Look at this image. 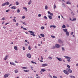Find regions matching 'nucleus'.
<instances>
[{
  "label": "nucleus",
  "mask_w": 78,
  "mask_h": 78,
  "mask_svg": "<svg viewBox=\"0 0 78 78\" xmlns=\"http://www.w3.org/2000/svg\"><path fill=\"white\" fill-rule=\"evenodd\" d=\"M28 31V32H29V33H31L30 34V35H32V36H34V37L36 36V35H35V34H34V32L30 30H29Z\"/></svg>",
  "instance_id": "obj_1"
},
{
  "label": "nucleus",
  "mask_w": 78,
  "mask_h": 78,
  "mask_svg": "<svg viewBox=\"0 0 78 78\" xmlns=\"http://www.w3.org/2000/svg\"><path fill=\"white\" fill-rule=\"evenodd\" d=\"M64 57L67 59V61L68 62H70V59H71V58L69 57L68 56H64Z\"/></svg>",
  "instance_id": "obj_2"
},
{
  "label": "nucleus",
  "mask_w": 78,
  "mask_h": 78,
  "mask_svg": "<svg viewBox=\"0 0 78 78\" xmlns=\"http://www.w3.org/2000/svg\"><path fill=\"white\" fill-rule=\"evenodd\" d=\"M55 46L56 48H59L61 47V45L58 44H56Z\"/></svg>",
  "instance_id": "obj_3"
},
{
  "label": "nucleus",
  "mask_w": 78,
  "mask_h": 78,
  "mask_svg": "<svg viewBox=\"0 0 78 78\" xmlns=\"http://www.w3.org/2000/svg\"><path fill=\"white\" fill-rule=\"evenodd\" d=\"M58 42L60 44H63V41H61V40L60 39H59L58 40Z\"/></svg>",
  "instance_id": "obj_4"
},
{
  "label": "nucleus",
  "mask_w": 78,
  "mask_h": 78,
  "mask_svg": "<svg viewBox=\"0 0 78 78\" xmlns=\"http://www.w3.org/2000/svg\"><path fill=\"white\" fill-rule=\"evenodd\" d=\"M63 72L65 73L66 74V75H69V73H68V71L66 70H64L63 71Z\"/></svg>",
  "instance_id": "obj_5"
},
{
  "label": "nucleus",
  "mask_w": 78,
  "mask_h": 78,
  "mask_svg": "<svg viewBox=\"0 0 78 78\" xmlns=\"http://www.w3.org/2000/svg\"><path fill=\"white\" fill-rule=\"evenodd\" d=\"M47 66H48V64L47 63L43 64L42 65V67H45Z\"/></svg>",
  "instance_id": "obj_6"
},
{
  "label": "nucleus",
  "mask_w": 78,
  "mask_h": 78,
  "mask_svg": "<svg viewBox=\"0 0 78 78\" xmlns=\"http://www.w3.org/2000/svg\"><path fill=\"white\" fill-rule=\"evenodd\" d=\"M66 4L68 5H71V2H70V1H68L67 2Z\"/></svg>",
  "instance_id": "obj_7"
},
{
  "label": "nucleus",
  "mask_w": 78,
  "mask_h": 78,
  "mask_svg": "<svg viewBox=\"0 0 78 78\" xmlns=\"http://www.w3.org/2000/svg\"><path fill=\"white\" fill-rule=\"evenodd\" d=\"M27 57L28 58H31V55L30 54H27Z\"/></svg>",
  "instance_id": "obj_8"
},
{
  "label": "nucleus",
  "mask_w": 78,
  "mask_h": 78,
  "mask_svg": "<svg viewBox=\"0 0 78 78\" xmlns=\"http://www.w3.org/2000/svg\"><path fill=\"white\" fill-rule=\"evenodd\" d=\"M48 16L49 18V19H50L51 20L52 19V16H50V15H48Z\"/></svg>",
  "instance_id": "obj_9"
},
{
  "label": "nucleus",
  "mask_w": 78,
  "mask_h": 78,
  "mask_svg": "<svg viewBox=\"0 0 78 78\" xmlns=\"http://www.w3.org/2000/svg\"><path fill=\"white\" fill-rule=\"evenodd\" d=\"M56 58L59 61H62V60L61 58H59L58 57H56Z\"/></svg>",
  "instance_id": "obj_10"
},
{
  "label": "nucleus",
  "mask_w": 78,
  "mask_h": 78,
  "mask_svg": "<svg viewBox=\"0 0 78 78\" xmlns=\"http://www.w3.org/2000/svg\"><path fill=\"white\" fill-rule=\"evenodd\" d=\"M46 71V70L44 69H41V70L40 71V72H45Z\"/></svg>",
  "instance_id": "obj_11"
},
{
  "label": "nucleus",
  "mask_w": 78,
  "mask_h": 78,
  "mask_svg": "<svg viewBox=\"0 0 78 78\" xmlns=\"http://www.w3.org/2000/svg\"><path fill=\"white\" fill-rule=\"evenodd\" d=\"M68 71L69 73H72V70L70 69H69L68 70Z\"/></svg>",
  "instance_id": "obj_12"
},
{
  "label": "nucleus",
  "mask_w": 78,
  "mask_h": 78,
  "mask_svg": "<svg viewBox=\"0 0 78 78\" xmlns=\"http://www.w3.org/2000/svg\"><path fill=\"white\" fill-rule=\"evenodd\" d=\"M66 34L67 36H69V33L67 31L66 32Z\"/></svg>",
  "instance_id": "obj_13"
},
{
  "label": "nucleus",
  "mask_w": 78,
  "mask_h": 78,
  "mask_svg": "<svg viewBox=\"0 0 78 78\" xmlns=\"http://www.w3.org/2000/svg\"><path fill=\"white\" fill-rule=\"evenodd\" d=\"M14 48L15 50H16V51L17 50H18V49H17V46H15L14 47Z\"/></svg>",
  "instance_id": "obj_14"
},
{
  "label": "nucleus",
  "mask_w": 78,
  "mask_h": 78,
  "mask_svg": "<svg viewBox=\"0 0 78 78\" xmlns=\"http://www.w3.org/2000/svg\"><path fill=\"white\" fill-rule=\"evenodd\" d=\"M12 9H16V6H13V7H12L11 8Z\"/></svg>",
  "instance_id": "obj_15"
},
{
  "label": "nucleus",
  "mask_w": 78,
  "mask_h": 78,
  "mask_svg": "<svg viewBox=\"0 0 78 78\" xmlns=\"http://www.w3.org/2000/svg\"><path fill=\"white\" fill-rule=\"evenodd\" d=\"M5 4V5H9V2H7Z\"/></svg>",
  "instance_id": "obj_16"
},
{
  "label": "nucleus",
  "mask_w": 78,
  "mask_h": 78,
  "mask_svg": "<svg viewBox=\"0 0 78 78\" xmlns=\"http://www.w3.org/2000/svg\"><path fill=\"white\" fill-rule=\"evenodd\" d=\"M8 76V74H5L4 76V78H7Z\"/></svg>",
  "instance_id": "obj_17"
},
{
  "label": "nucleus",
  "mask_w": 78,
  "mask_h": 78,
  "mask_svg": "<svg viewBox=\"0 0 78 78\" xmlns=\"http://www.w3.org/2000/svg\"><path fill=\"white\" fill-rule=\"evenodd\" d=\"M69 76L71 78H75V76L72 75H70Z\"/></svg>",
  "instance_id": "obj_18"
},
{
  "label": "nucleus",
  "mask_w": 78,
  "mask_h": 78,
  "mask_svg": "<svg viewBox=\"0 0 78 78\" xmlns=\"http://www.w3.org/2000/svg\"><path fill=\"white\" fill-rule=\"evenodd\" d=\"M63 31H64V32H66V33L67 31V29H63Z\"/></svg>",
  "instance_id": "obj_19"
},
{
  "label": "nucleus",
  "mask_w": 78,
  "mask_h": 78,
  "mask_svg": "<svg viewBox=\"0 0 78 78\" xmlns=\"http://www.w3.org/2000/svg\"><path fill=\"white\" fill-rule=\"evenodd\" d=\"M66 25H65L64 24L62 26V28H66Z\"/></svg>",
  "instance_id": "obj_20"
},
{
  "label": "nucleus",
  "mask_w": 78,
  "mask_h": 78,
  "mask_svg": "<svg viewBox=\"0 0 78 78\" xmlns=\"http://www.w3.org/2000/svg\"><path fill=\"white\" fill-rule=\"evenodd\" d=\"M22 69H27V67H22Z\"/></svg>",
  "instance_id": "obj_21"
},
{
  "label": "nucleus",
  "mask_w": 78,
  "mask_h": 78,
  "mask_svg": "<svg viewBox=\"0 0 78 78\" xmlns=\"http://www.w3.org/2000/svg\"><path fill=\"white\" fill-rule=\"evenodd\" d=\"M31 3V0H30L29 2L28 3V5H30Z\"/></svg>",
  "instance_id": "obj_22"
},
{
  "label": "nucleus",
  "mask_w": 78,
  "mask_h": 78,
  "mask_svg": "<svg viewBox=\"0 0 78 78\" xmlns=\"http://www.w3.org/2000/svg\"><path fill=\"white\" fill-rule=\"evenodd\" d=\"M54 9H55L56 8V4L55 3L54 4Z\"/></svg>",
  "instance_id": "obj_23"
},
{
  "label": "nucleus",
  "mask_w": 78,
  "mask_h": 78,
  "mask_svg": "<svg viewBox=\"0 0 78 78\" xmlns=\"http://www.w3.org/2000/svg\"><path fill=\"white\" fill-rule=\"evenodd\" d=\"M24 71L25 72H29V70H24Z\"/></svg>",
  "instance_id": "obj_24"
},
{
  "label": "nucleus",
  "mask_w": 78,
  "mask_h": 78,
  "mask_svg": "<svg viewBox=\"0 0 78 78\" xmlns=\"http://www.w3.org/2000/svg\"><path fill=\"white\" fill-rule=\"evenodd\" d=\"M40 35L42 37H44V36H45L44 35V34H40Z\"/></svg>",
  "instance_id": "obj_25"
},
{
  "label": "nucleus",
  "mask_w": 78,
  "mask_h": 78,
  "mask_svg": "<svg viewBox=\"0 0 78 78\" xmlns=\"http://www.w3.org/2000/svg\"><path fill=\"white\" fill-rule=\"evenodd\" d=\"M16 5H19V2H16Z\"/></svg>",
  "instance_id": "obj_26"
},
{
  "label": "nucleus",
  "mask_w": 78,
  "mask_h": 78,
  "mask_svg": "<svg viewBox=\"0 0 78 78\" xmlns=\"http://www.w3.org/2000/svg\"><path fill=\"white\" fill-rule=\"evenodd\" d=\"M23 9H26V11L27 12V11H28V10L27 9V7H23Z\"/></svg>",
  "instance_id": "obj_27"
},
{
  "label": "nucleus",
  "mask_w": 78,
  "mask_h": 78,
  "mask_svg": "<svg viewBox=\"0 0 78 78\" xmlns=\"http://www.w3.org/2000/svg\"><path fill=\"white\" fill-rule=\"evenodd\" d=\"M8 58V56L7 55L5 56V58H4V60H5H5H6V59H7V58Z\"/></svg>",
  "instance_id": "obj_28"
},
{
  "label": "nucleus",
  "mask_w": 78,
  "mask_h": 78,
  "mask_svg": "<svg viewBox=\"0 0 78 78\" xmlns=\"http://www.w3.org/2000/svg\"><path fill=\"white\" fill-rule=\"evenodd\" d=\"M67 67H68V69H69L70 68V67L69 65H67Z\"/></svg>",
  "instance_id": "obj_29"
},
{
  "label": "nucleus",
  "mask_w": 78,
  "mask_h": 78,
  "mask_svg": "<svg viewBox=\"0 0 78 78\" xmlns=\"http://www.w3.org/2000/svg\"><path fill=\"white\" fill-rule=\"evenodd\" d=\"M44 19H46V20H47V19H48L47 18V16H44Z\"/></svg>",
  "instance_id": "obj_30"
},
{
  "label": "nucleus",
  "mask_w": 78,
  "mask_h": 78,
  "mask_svg": "<svg viewBox=\"0 0 78 78\" xmlns=\"http://www.w3.org/2000/svg\"><path fill=\"white\" fill-rule=\"evenodd\" d=\"M15 73H17L18 72V70L17 69H16L15 70Z\"/></svg>",
  "instance_id": "obj_31"
},
{
  "label": "nucleus",
  "mask_w": 78,
  "mask_h": 78,
  "mask_svg": "<svg viewBox=\"0 0 78 78\" xmlns=\"http://www.w3.org/2000/svg\"><path fill=\"white\" fill-rule=\"evenodd\" d=\"M13 22H16V19H14L13 20Z\"/></svg>",
  "instance_id": "obj_32"
},
{
  "label": "nucleus",
  "mask_w": 78,
  "mask_h": 78,
  "mask_svg": "<svg viewBox=\"0 0 78 78\" xmlns=\"http://www.w3.org/2000/svg\"><path fill=\"white\" fill-rule=\"evenodd\" d=\"M45 9H48V7L47 6V5L45 6Z\"/></svg>",
  "instance_id": "obj_33"
},
{
  "label": "nucleus",
  "mask_w": 78,
  "mask_h": 78,
  "mask_svg": "<svg viewBox=\"0 0 78 78\" xmlns=\"http://www.w3.org/2000/svg\"><path fill=\"white\" fill-rule=\"evenodd\" d=\"M25 16H23L22 17V19H25Z\"/></svg>",
  "instance_id": "obj_34"
},
{
  "label": "nucleus",
  "mask_w": 78,
  "mask_h": 78,
  "mask_svg": "<svg viewBox=\"0 0 78 78\" xmlns=\"http://www.w3.org/2000/svg\"><path fill=\"white\" fill-rule=\"evenodd\" d=\"M55 46H53V47L51 48V49H54V48H55Z\"/></svg>",
  "instance_id": "obj_35"
},
{
  "label": "nucleus",
  "mask_w": 78,
  "mask_h": 78,
  "mask_svg": "<svg viewBox=\"0 0 78 78\" xmlns=\"http://www.w3.org/2000/svg\"><path fill=\"white\" fill-rule=\"evenodd\" d=\"M28 49L30 50H31V47H30V46H29L28 47Z\"/></svg>",
  "instance_id": "obj_36"
},
{
  "label": "nucleus",
  "mask_w": 78,
  "mask_h": 78,
  "mask_svg": "<svg viewBox=\"0 0 78 78\" xmlns=\"http://www.w3.org/2000/svg\"><path fill=\"white\" fill-rule=\"evenodd\" d=\"M49 59H51L53 58L52 57H48Z\"/></svg>",
  "instance_id": "obj_37"
},
{
  "label": "nucleus",
  "mask_w": 78,
  "mask_h": 78,
  "mask_svg": "<svg viewBox=\"0 0 78 78\" xmlns=\"http://www.w3.org/2000/svg\"><path fill=\"white\" fill-rule=\"evenodd\" d=\"M5 5H6L5 3H4L2 5V6H5Z\"/></svg>",
  "instance_id": "obj_38"
},
{
  "label": "nucleus",
  "mask_w": 78,
  "mask_h": 78,
  "mask_svg": "<svg viewBox=\"0 0 78 78\" xmlns=\"http://www.w3.org/2000/svg\"><path fill=\"white\" fill-rule=\"evenodd\" d=\"M76 20V18H74L72 20V21H75V20Z\"/></svg>",
  "instance_id": "obj_39"
},
{
  "label": "nucleus",
  "mask_w": 78,
  "mask_h": 78,
  "mask_svg": "<svg viewBox=\"0 0 78 78\" xmlns=\"http://www.w3.org/2000/svg\"><path fill=\"white\" fill-rule=\"evenodd\" d=\"M41 28L42 30H44V27H41Z\"/></svg>",
  "instance_id": "obj_40"
},
{
  "label": "nucleus",
  "mask_w": 78,
  "mask_h": 78,
  "mask_svg": "<svg viewBox=\"0 0 78 78\" xmlns=\"http://www.w3.org/2000/svg\"><path fill=\"white\" fill-rule=\"evenodd\" d=\"M71 14H72L73 16H74V15H75V14L73 13V12H71Z\"/></svg>",
  "instance_id": "obj_41"
},
{
  "label": "nucleus",
  "mask_w": 78,
  "mask_h": 78,
  "mask_svg": "<svg viewBox=\"0 0 78 78\" xmlns=\"http://www.w3.org/2000/svg\"><path fill=\"white\" fill-rule=\"evenodd\" d=\"M17 12H18V13L19 12H20V10L18 9Z\"/></svg>",
  "instance_id": "obj_42"
},
{
  "label": "nucleus",
  "mask_w": 78,
  "mask_h": 78,
  "mask_svg": "<svg viewBox=\"0 0 78 78\" xmlns=\"http://www.w3.org/2000/svg\"><path fill=\"white\" fill-rule=\"evenodd\" d=\"M51 37H52L53 38H55V37L54 36L52 35L51 36Z\"/></svg>",
  "instance_id": "obj_43"
},
{
  "label": "nucleus",
  "mask_w": 78,
  "mask_h": 78,
  "mask_svg": "<svg viewBox=\"0 0 78 78\" xmlns=\"http://www.w3.org/2000/svg\"><path fill=\"white\" fill-rule=\"evenodd\" d=\"M9 11H10V10L9 9H8L6 11V12H9Z\"/></svg>",
  "instance_id": "obj_44"
},
{
  "label": "nucleus",
  "mask_w": 78,
  "mask_h": 78,
  "mask_svg": "<svg viewBox=\"0 0 78 78\" xmlns=\"http://www.w3.org/2000/svg\"><path fill=\"white\" fill-rule=\"evenodd\" d=\"M62 49L63 51H65V49H64V47H62Z\"/></svg>",
  "instance_id": "obj_45"
},
{
  "label": "nucleus",
  "mask_w": 78,
  "mask_h": 78,
  "mask_svg": "<svg viewBox=\"0 0 78 78\" xmlns=\"http://www.w3.org/2000/svg\"><path fill=\"white\" fill-rule=\"evenodd\" d=\"M5 18H3L2 19V20H5Z\"/></svg>",
  "instance_id": "obj_46"
},
{
  "label": "nucleus",
  "mask_w": 78,
  "mask_h": 78,
  "mask_svg": "<svg viewBox=\"0 0 78 78\" xmlns=\"http://www.w3.org/2000/svg\"><path fill=\"white\" fill-rule=\"evenodd\" d=\"M22 23L24 24V25H27V24L26 23H25V22H23Z\"/></svg>",
  "instance_id": "obj_47"
},
{
  "label": "nucleus",
  "mask_w": 78,
  "mask_h": 78,
  "mask_svg": "<svg viewBox=\"0 0 78 78\" xmlns=\"http://www.w3.org/2000/svg\"><path fill=\"white\" fill-rule=\"evenodd\" d=\"M53 77L54 78H57V77L55 76H53Z\"/></svg>",
  "instance_id": "obj_48"
},
{
  "label": "nucleus",
  "mask_w": 78,
  "mask_h": 78,
  "mask_svg": "<svg viewBox=\"0 0 78 78\" xmlns=\"http://www.w3.org/2000/svg\"><path fill=\"white\" fill-rule=\"evenodd\" d=\"M9 23H5V25H8V24H9Z\"/></svg>",
  "instance_id": "obj_49"
},
{
  "label": "nucleus",
  "mask_w": 78,
  "mask_h": 78,
  "mask_svg": "<svg viewBox=\"0 0 78 78\" xmlns=\"http://www.w3.org/2000/svg\"><path fill=\"white\" fill-rule=\"evenodd\" d=\"M41 60H43L44 59V58H43V57L42 56H41Z\"/></svg>",
  "instance_id": "obj_50"
},
{
  "label": "nucleus",
  "mask_w": 78,
  "mask_h": 78,
  "mask_svg": "<svg viewBox=\"0 0 78 78\" xmlns=\"http://www.w3.org/2000/svg\"><path fill=\"white\" fill-rule=\"evenodd\" d=\"M10 64H11V65H13V64H14V63L13 62H10Z\"/></svg>",
  "instance_id": "obj_51"
},
{
  "label": "nucleus",
  "mask_w": 78,
  "mask_h": 78,
  "mask_svg": "<svg viewBox=\"0 0 78 78\" xmlns=\"http://www.w3.org/2000/svg\"><path fill=\"white\" fill-rule=\"evenodd\" d=\"M53 27V25H51L50 26V28H52Z\"/></svg>",
  "instance_id": "obj_52"
},
{
  "label": "nucleus",
  "mask_w": 78,
  "mask_h": 78,
  "mask_svg": "<svg viewBox=\"0 0 78 78\" xmlns=\"http://www.w3.org/2000/svg\"><path fill=\"white\" fill-rule=\"evenodd\" d=\"M40 62H43V61H42V60H40Z\"/></svg>",
  "instance_id": "obj_53"
},
{
  "label": "nucleus",
  "mask_w": 78,
  "mask_h": 78,
  "mask_svg": "<svg viewBox=\"0 0 78 78\" xmlns=\"http://www.w3.org/2000/svg\"><path fill=\"white\" fill-rule=\"evenodd\" d=\"M16 26H19V23H17L16 24Z\"/></svg>",
  "instance_id": "obj_54"
},
{
  "label": "nucleus",
  "mask_w": 78,
  "mask_h": 78,
  "mask_svg": "<svg viewBox=\"0 0 78 78\" xmlns=\"http://www.w3.org/2000/svg\"><path fill=\"white\" fill-rule=\"evenodd\" d=\"M41 14H38V17H41Z\"/></svg>",
  "instance_id": "obj_55"
},
{
  "label": "nucleus",
  "mask_w": 78,
  "mask_h": 78,
  "mask_svg": "<svg viewBox=\"0 0 78 78\" xmlns=\"http://www.w3.org/2000/svg\"><path fill=\"white\" fill-rule=\"evenodd\" d=\"M23 50H25V47H23Z\"/></svg>",
  "instance_id": "obj_56"
},
{
  "label": "nucleus",
  "mask_w": 78,
  "mask_h": 78,
  "mask_svg": "<svg viewBox=\"0 0 78 78\" xmlns=\"http://www.w3.org/2000/svg\"><path fill=\"white\" fill-rule=\"evenodd\" d=\"M49 76V77H50V78H52L53 77H52V76L51 75Z\"/></svg>",
  "instance_id": "obj_57"
},
{
  "label": "nucleus",
  "mask_w": 78,
  "mask_h": 78,
  "mask_svg": "<svg viewBox=\"0 0 78 78\" xmlns=\"http://www.w3.org/2000/svg\"><path fill=\"white\" fill-rule=\"evenodd\" d=\"M31 62H32V63H33V64H34V62H33V61H31Z\"/></svg>",
  "instance_id": "obj_58"
},
{
  "label": "nucleus",
  "mask_w": 78,
  "mask_h": 78,
  "mask_svg": "<svg viewBox=\"0 0 78 78\" xmlns=\"http://www.w3.org/2000/svg\"><path fill=\"white\" fill-rule=\"evenodd\" d=\"M53 28H56V26H55L53 25Z\"/></svg>",
  "instance_id": "obj_59"
},
{
  "label": "nucleus",
  "mask_w": 78,
  "mask_h": 78,
  "mask_svg": "<svg viewBox=\"0 0 78 78\" xmlns=\"http://www.w3.org/2000/svg\"><path fill=\"white\" fill-rule=\"evenodd\" d=\"M23 30H27V29L26 28H23Z\"/></svg>",
  "instance_id": "obj_60"
},
{
  "label": "nucleus",
  "mask_w": 78,
  "mask_h": 78,
  "mask_svg": "<svg viewBox=\"0 0 78 78\" xmlns=\"http://www.w3.org/2000/svg\"><path fill=\"white\" fill-rule=\"evenodd\" d=\"M48 14H51L50 11H48Z\"/></svg>",
  "instance_id": "obj_61"
},
{
  "label": "nucleus",
  "mask_w": 78,
  "mask_h": 78,
  "mask_svg": "<svg viewBox=\"0 0 78 78\" xmlns=\"http://www.w3.org/2000/svg\"><path fill=\"white\" fill-rule=\"evenodd\" d=\"M6 27H3V28H4V29H6Z\"/></svg>",
  "instance_id": "obj_62"
},
{
  "label": "nucleus",
  "mask_w": 78,
  "mask_h": 78,
  "mask_svg": "<svg viewBox=\"0 0 78 78\" xmlns=\"http://www.w3.org/2000/svg\"><path fill=\"white\" fill-rule=\"evenodd\" d=\"M25 42H27V40H25Z\"/></svg>",
  "instance_id": "obj_63"
},
{
  "label": "nucleus",
  "mask_w": 78,
  "mask_h": 78,
  "mask_svg": "<svg viewBox=\"0 0 78 78\" xmlns=\"http://www.w3.org/2000/svg\"><path fill=\"white\" fill-rule=\"evenodd\" d=\"M50 15H51V16H53V13H50Z\"/></svg>",
  "instance_id": "obj_64"
}]
</instances>
